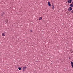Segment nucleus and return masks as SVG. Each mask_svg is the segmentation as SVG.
<instances>
[{"mask_svg":"<svg viewBox=\"0 0 73 73\" xmlns=\"http://www.w3.org/2000/svg\"><path fill=\"white\" fill-rule=\"evenodd\" d=\"M26 68L27 67H26V66H24L23 67V71H25V70L26 69Z\"/></svg>","mask_w":73,"mask_h":73,"instance_id":"f257e3e1","label":"nucleus"},{"mask_svg":"<svg viewBox=\"0 0 73 73\" xmlns=\"http://www.w3.org/2000/svg\"><path fill=\"white\" fill-rule=\"evenodd\" d=\"M6 33V32H4V33H2V36H5V34Z\"/></svg>","mask_w":73,"mask_h":73,"instance_id":"f03ea898","label":"nucleus"},{"mask_svg":"<svg viewBox=\"0 0 73 73\" xmlns=\"http://www.w3.org/2000/svg\"><path fill=\"white\" fill-rule=\"evenodd\" d=\"M72 2V1L71 0H68V3L69 4Z\"/></svg>","mask_w":73,"mask_h":73,"instance_id":"7ed1b4c3","label":"nucleus"},{"mask_svg":"<svg viewBox=\"0 0 73 73\" xmlns=\"http://www.w3.org/2000/svg\"><path fill=\"white\" fill-rule=\"evenodd\" d=\"M72 9L71 7H69L68 9V11H71Z\"/></svg>","mask_w":73,"mask_h":73,"instance_id":"20e7f679","label":"nucleus"},{"mask_svg":"<svg viewBox=\"0 0 73 73\" xmlns=\"http://www.w3.org/2000/svg\"><path fill=\"white\" fill-rule=\"evenodd\" d=\"M48 4L49 7H51V4H50V2H48Z\"/></svg>","mask_w":73,"mask_h":73,"instance_id":"39448f33","label":"nucleus"},{"mask_svg":"<svg viewBox=\"0 0 73 73\" xmlns=\"http://www.w3.org/2000/svg\"><path fill=\"white\" fill-rule=\"evenodd\" d=\"M70 7H71L72 8L73 7V4H71L70 5Z\"/></svg>","mask_w":73,"mask_h":73,"instance_id":"423d86ee","label":"nucleus"},{"mask_svg":"<svg viewBox=\"0 0 73 73\" xmlns=\"http://www.w3.org/2000/svg\"><path fill=\"white\" fill-rule=\"evenodd\" d=\"M18 69L19 70H21V67H19Z\"/></svg>","mask_w":73,"mask_h":73,"instance_id":"0eeeda50","label":"nucleus"},{"mask_svg":"<svg viewBox=\"0 0 73 73\" xmlns=\"http://www.w3.org/2000/svg\"><path fill=\"white\" fill-rule=\"evenodd\" d=\"M41 19H42V18L41 17H40L39 18V20H41Z\"/></svg>","mask_w":73,"mask_h":73,"instance_id":"6e6552de","label":"nucleus"},{"mask_svg":"<svg viewBox=\"0 0 73 73\" xmlns=\"http://www.w3.org/2000/svg\"><path fill=\"white\" fill-rule=\"evenodd\" d=\"M71 64H73V62L72 61L71 62Z\"/></svg>","mask_w":73,"mask_h":73,"instance_id":"1a4fd4ad","label":"nucleus"},{"mask_svg":"<svg viewBox=\"0 0 73 73\" xmlns=\"http://www.w3.org/2000/svg\"><path fill=\"white\" fill-rule=\"evenodd\" d=\"M71 66L73 68V64H71Z\"/></svg>","mask_w":73,"mask_h":73,"instance_id":"9d476101","label":"nucleus"},{"mask_svg":"<svg viewBox=\"0 0 73 73\" xmlns=\"http://www.w3.org/2000/svg\"><path fill=\"white\" fill-rule=\"evenodd\" d=\"M71 12H72V13H73V10H72Z\"/></svg>","mask_w":73,"mask_h":73,"instance_id":"9b49d317","label":"nucleus"},{"mask_svg":"<svg viewBox=\"0 0 73 73\" xmlns=\"http://www.w3.org/2000/svg\"><path fill=\"white\" fill-rule=\"evenodd\" d=\"M54 6L52 7V9H54Z\"/></svg>","mask_w":73,"mask_h":73,"instance_id":"f8f14e48","label":"nucleus"},{"mask_svg":"<svg viewBox=\"0 0 73 73\" xmlns=\"http://www.w3.org/2000/svg\"><path fill=\"white\" fill-rule=\"evenodd\" d=\"M72 3L73 4V2H72Z\"/></svg>","mask_w":73,"mask_h":73,"instance_id":"ddd939ff","label":"nucleus"},{"mask_svg":"<svg viewBox=\"0 0 73 73\" xmlns=\"http://www.w3.org/2000/svg\"><path fill=\"white\" fill-rule=\"evenodd\" d=\"M52 7H54L53 5H52Z\"/></svg>","mask_w":73,"mask_h":73,"instance_id":"4468645a","label":"nucleus"},{"mask_svg":"<svg viewBox=\"0 0 73 73\" xmlns=\"http://www.w3.org/2000/svg\"><path fill=\"white\" fill-rule=\"evenodd\" d=\"M2 16H3V14L2 15Z\"/></svg>","mask_w":73,"mask_h":73,"instance_id":"2eb2a0df","label":"nucleus"},{"mask_svg":"<svg viewBox=\"0 0 73 73\" xmlns=\"http://www.w3.org/2000/svg\"><path fill=\"white\" fill-rule=\"evenodd\" d=\"M71 0V1H72L73 0Z\"/></svg>","mask_w":73,"mask_h":73,"instance_id":"dca6fc26","label":"nucleus"},{"mask_svg":"<svg viewBox=\"0 0 73 73\" xmlns=\"http://www.w3.org/2000/svg\"><path fill=\"white\" fill-rule=\"evenodd\" d=\"M31 32L32 31H31Z\"/></svg>","mask_w":73,"mask_h":73,"instance_id":"f3484780","label":"nucleus"}]
</instances>
